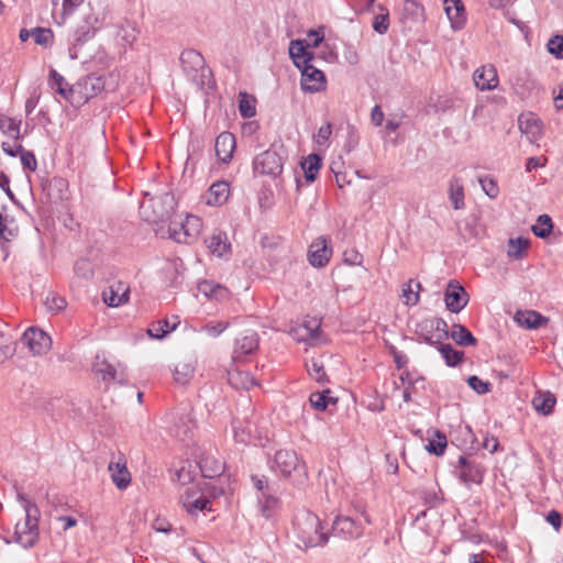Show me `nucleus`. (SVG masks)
I'll use <instances>...</instances> for the list:
<instances>
[{
    "label": "nucleus",
    "instance_id": "obj_53",
    "mask_svg": "<svg viewBox=\"0 0 563 563\" xmlns=\"http://www.w3.org/2000/svg\"><path fill=\"white\" fill-rule=\"evenodd\" d=\"M479 184L484 192L489 198H496L499 194V188L496 180L489 176L479 178Z\"/></svg>",
    "mask_w": 563,
    "mask_h": 563
},
{
    "label": "nucleus",
    "instance_id": "obj_40",
    "mask_svg": "<svg viewBox=\"0 0 563 563\" xmlns=\"http://www.w3.org/2000/svg\"><path fill=\"white\" fill-rule=\"evenodd\" d=\"M177 323L173 322L170 323L167 319L158 320L157 322L153 323L152 327L148 329V335L155 339H162L167 333L172 332L176 329Z\"/></svg>",
    "mask_w": 563,
    "mask_h": 563
},
{
    "label": "nucleus",
    "instance_id": "obj_8",
    "mask_svg": "<svg viewBox=\"0 0 563 563\" xmlns=\"http://www.w3.org/2000/svg\"><path fill=\"white\" fill-rule=\"evenodd\" d=\"M92 372L97 376H100L106 384L112 382L125 384L128 380L125 372L123 369H118L101 353H97L95 356V361L92 363Z\"/></svg>",
    "mask_w": 563,
    "mask_h": 563
},
{
    "label": "nucleus",
    "instance_id": "obj_27",
    "mask_svg": "<svg viewBox=\"0 0 563 563\" xmlns=\"http://www.w3.org/2000/svg\"><path fill=\"white\" fill-rule=\"evenodd\" d=\"M450 338L461 346H474L477 344V339L472 332L462 324H454L452 327Z\"/></svg>",
    "mask_w": 563,
    "mask_h": 563
},
{
    "label": "nucleus",
    "instance_id": "obj_26",
    "mask_svg": "<svg viewBox=\"0 0 563 563\" xmlns=\"http://www.w3.org/2000/svg\"><path fill=\"white\" fill-rule=\"evenodd\" d=\"M449 198L454 210L465 208L464 186L460 177L453 176L449 181Z\"/></svg>",
    "mask_w": 563,
    "mask_h": 563
},
{
    "label": "nucleus",
    "instance_id": "obj_6",
    "mask_svg": "<svg viewBox=\"0 0 563 563\" xmlns=\"http://www.w3.org/2000/svg\"><path fill=\"white\" fill-rule=\"evenodd\" d=\"M300 87L306 92H319L325 88V76L322 70L316 68L309 58L302 60Z\"/></svg>",
    "mask_w": 563,
    "mask_h": 563
},
{
    "label": "nucleus",
    "instance_id": "obj_62",
    "mask_svg": "<svg viewBox=\"0 0 563 563\" xmlns=\"http://www.w3.org/2000/svg\"><path fill=\"white\" fill-rule=\"evenodd\" d=\"M545 520L549 525L553 527L555 531H559L562 526V516L556 510H550L545 516Z\"/></svg>",
    "mask_w": 563,
    "mask_h": 563
},
{
    "label": "nucleus",
    "instance_id": "obj_34",
    "mask_svg": "<svg viewBox=\"0 0 563 563\" xmlns=\"http://www.w3.org/2000/svg\"><path fill=\"white\" fill-rule=\"evenodd\" d=\"M530 245V241L527 238L519 236L516 239H510L508 241V251L507 254L509 257L515 260H521Z\"/></svg>",
    "mask_w": 563,
    "mask_h": 563
},
{
    "label": "nucleus",
    "instance_id": "obj_64",
    "mask_svg": "<svg viewBox=\"0 0 563 563\" xmlns=\"http://www.w3.org/2000/svg\"><path fill=\"white\" fill-rule=\"evenodd\" d=\"M482 446L489 451L490 453H495L496 451H498L499 449V442H498V439L494 435H486L483 443H482Z\"/></svg>",
    "mask_w": 563,
    "mask_h": 563
},
{
    "label": "nucleus",
    "instance_id": "obj_22",
    "mask_svg": "<svg viewBox=\"0 0 563 563\" xmlns=\"http://www.w3.org/2000/svg\"><path fill=\"white\" fill-rule=\"evenodd\" d=\"M205 242L210 253L218 257H228L231 252V244L223 232L212 234Z\"/></svg>",
    "mask_w": 563,
    "mask_h": 563
},
{
    "label": "nucleus",
    "instance_id": "obj_1",
    "mask_svg": "<svg viewBox=\"0 0 563 563\" xmlns=\"http://www.w3.org/2000/svg\"><path fill=\"white\" fill-rule=\"evenodd\" d=\"M294 530L299 542L298 545L306 549L324 545L329 539L318 516L310 511H301L296 515Z\"/></svg>",
    "mask_w": 563,
    "mask_h": 563
},
{
    "label": "nucleus",
    "instance_id": "obj_13",
    "mask_svg": "<svg viewBox=\"0 0 563 563\" xmlns=\"http://www.w3.org/2000/svg\"><path fill=\"white\" fill-rule=\"evenodd\" d=\"M332 531L344 539H355L363 534V527L351 517L338 516L333 521Z\"/></svg>",
    "mask_w": 563,
    "mask_h": 563
},
{
    "label": "nucleus",
    "instance_id": "obj_23",
    "mask_svg": "<svg viewBox=\"0 0 563 563\" xmlns=\"http://www.w3.org/2000/svg\"><path fill=\"white\" fill-rule=\"evenodd\" d=\"M429 327L434 329L435 339L427 338L426 344L431 346H435L437 344L442 343L444 340L450 338L451 331L448 330V323L442 318H429L424 319V328Z\"/></svg>",
    "mask_w": 563,
    "mask_h": 563
},
{
    "label": "nucleus",
    "instance_id": "obj_29",
    "mask_svg": "<svg viewBox=\"0 0 563 563\" xmlns=\"http://www.w3.org/2000/svg\"><path fill=\"white\" fill-rule=\"evenodd\" d=\"M421 289V284L413 279H409L401 287L400 298L402 302L407 306H415L419 302L420 296L419 291Z\"/></svg>",
    "mask_w": 563,
    "mask_h": 563
},
{
    "label": "nucleus",
    "instance_id": "obj_31",
    "mask_svg": "<svg viewBox=\"0 0 563 563\" xmlns=\"http://www.w3.org/2000/svg\"><path fill=\"white\" fill-rule=\"evenodd\" d=\"M181 503L190 515H197L199 511L207 509L210 505V500L207 497L199 496L194 498L192 494H186L181 497Z\"/></svg>",
    "mask_w": 563,
    "mask_h": 563
},
{
    "label": "nucleus",
    "instance_id": "obj_41",
    "mask_svg": "<svg viewBox=\"0 0 563 563\" xmlns=\"http://www.w3.org/2000/svg\"><path fill=\"white\" fill-rule=\"evenodd\" d=\"M320 322L317 319L305 321V323L297 330L299 332V340H314L318 338Z\"/></svg>",
    "mask_w": 563,
    "mask_h": 563
},
{
    "label": "nucleus",
    "instance_id": "obj_5",
    "mask_svg": "<svg viewBox=\"0 0 563 563\" xmlns=\"http://www.w3.org/2000/svg\"><path fill=\"white\" fill-rule=\"evenodd\" d=\"M201 228L202 222L199 217L187 214L184 220H170L167 233L168 238L175 242L189 244L199 235Z\"/></svg>",
    "mask_w": 563,
    "mask_h": 563
},
{
    "label": "nucleus",
    "instance_id": "obj_30",
    "mask_svg": "<svg viewBox=\"0 0 563 563\" xmlns=\"http://www.w3.org/2000/svg\"><path fill=\"white\" fill-rule=\"evenodd\" d=\"M435 346L449 367H454L463 361L464 352L455 350L450 343H440Z\"/></svg>",
    "mask_w": 563,
    "mask_h": 563
},
{
    "label": "nucleus",
    "instance_id": "obj_55",
    "mask_svg": "<svg viewBox=\"0 0 563 563\" xmlns=\"http://www.w3.org/2000/svg\"><path fill=\"white\" fill-rule=\"evenodd\" d=\"M128 291H124L122 295H118L113 291V289L103 292V300L109 307H118L119 305L125 302L128 300Z\"/></svg>",
    "mask_w": 563,
    "mask_h": 563
},
{
    "label": "nucleus",
    "instance_id": "obj_50",
    "mask_svg": "<svg viewBox=\"0 0 563 563\" xmlns=\"http://www.w3.org/2000/svg\"><path fill=\"white\" fill-rule=\"evenodd\" d=\"M468 386L476 391L478 395H485L490 391L492 385L489 382H484L476 375H472L467 378Z\"/></svg>",
    "mask_w": 563,
    "mask_h": 563
},
{
    "label": "nucleus",
    "instance_id": "obj_28",
    "mask_svg": "<svg viewBox=\"0 0 563 563\" xmlns=\"http://www.w3.org/2000/svg\"><path fill=\"white\" fill-rule=\"evenodd\" d=\"M322 166L321 157L318 154H309L301 163V168L305 174V178L308 183L316 180L319 169Z\"/></svg>",
    "mask_w": 563,
    "mask_h": 563
},
{
    "label": "nucleus",
    "instance_id": "obj_16",
    "mask_svg": "<svg viewBox=\"0 0 563 563\" xmlns=\"http://www.w3.org/2000/svg\"><path fill=\"white\" fill-rule=\"evenodd\" d=\"M236 147V140L233 133L222 132L216 139L214 150L218 159L228 164L231 162L233 152Z\"/></svg>",
    "mask_w": 563,
    "mask_h": 563
},
{
    "label": "nucleus",
    "instance_id": "obj_44",
    "mask_svg": "<svg viewBox=\"0 0 563 563\" xmlns=\"http://www.w3.org/2000/svg\"><path fill=\"white\" fill-rule=\"evenodd\" d=\"M20 120L16 121L15 119L5 115H0V130L4 133L12 134L15 141L20 139Z\"/></svg>",
    "mask_w": 563,
    "mask_h": 563
},
{
    "label": "nucleus",
    "instance_id": "obj_59",
    "mask_svg": "<svg viewBox=\"0 0 563 563\" xmlns=\"http://www.w3.org/2000/svg\"><path fill=\"white\" fill-rule=\"evenodd\" d=\"M331 133H332V125H331V123H327L319 128L317 134L314 135V141L319 145H323L329 140Z\"/></svg>",
    "mask_w": 563,
    "mask_h": 563
},
{
    "label": "nucleus",
    "instance_id": "obj_3",
    "mask_svg": "<svg viewBox=\"0 0 563 563\" xmlns=\"http://www.w3.org/2000/svg\"><path fill=\"white\" fill-rule=\"evenodd\" d=\"M273 470L283 477L290 479L294 485L302 487L308 481L307 466L295 451L279 450L275 453Z\"/></svg>",
    "mask_w": 563,
    "mask_h": 563
},
{
    "label": "nucleus",
    "instance_id": "obj_52",
    "mask_svg": "<svg viewBox=\"0 0 563 563\" xmlns=\"http://www.w3.org/2000/svg\"><path fill=\"white\" fill-rule=\"evenodd\" d=\"M74 271L79 277L85 279H89L93 275L92 265L87 258L78 260L75 263Z\"/></svg>",
    "mask_w": 563,
    "mask_h": 563
},
{
    "label": "nucleus",
    "instance_id": "obj_36",
    "mask_svg": "<svg viewBox=\"0 0 563 563\" xmlns=\"http://www.w3.org/2000/svg\"><path fill=\"white\" fill-rule=\"evenodd\" d=\"M256 99L247 92L239 93V112L243 119L253 118L256 114Z\"/></svg>",
    "mask_w": 563,
    "mask_h": 563
},
{
    "label": "nucleus",
    "instance_id": "obj_20",
    "mask_svg": "<svg viewBox=\"0 0 563 563\" xmlns=\"http://www.w3.org/2000/svg\"><path fill=\"white\" fill-rule=\"evenodd\" d=\"M444 11L453 30H461L465 24V9L461 0H444Z\"/></svg>",
    "mask_w": 563,
    "mask_h": 563
},
{
    "label": "nucleus",
    "instance_id": "obj_58",
    "mask_svg": "<svg viewBox=\"0 0 563 563\" xmlns=\"http://www.w3.org/2000/svg\"><path fill=\"white\" fill-rule=\"evenodd\" d=\"M343 261L347 265H361L363 262V255L354 249L346 250L343 253Z\"/></svg>",
    "mask_w": 563,
    "mask_h": 563
},
{
    "label": "nucleus",
    "instance_id": "obj_54",
    "mask_svg": "<svg viewBox=\"0 0 563 563\" xmlns=\"http://www.w3.org/2000/svg\"><path fill=\"white\" fill-rule=\"evenodd\" d=\"M389 27V13L386 11L385 13L377 14L373 20V29L378 34H385Z\"/></svg>",
    "mask_w": 563,
    "mask_h": 563
},
{
    "label": "nucleus",
    "instance_id": "obj_2",
    "mask_svg": "<svg viewBox=\"0 0 563 563\" xmlns=\"http://www.w3.org/2000/svg\"><path fill=\"white\" fill-rule=\"evenodd\" d=\"M175 207L176 200L172 192H164L154 197L146 194L140 205V214L146 222L158 224L170 221Z\"/></svg>",
    "mask_w": 563,
    "mask_h": 563
},
{
    "label": "nucleus",
    "instance_id": "obj_48",
    "mask_svg": "<svg viewBox=\"0 0 563 563\" xmlns=\"http://www.w3.org/2000/svg\"><path fill=\"white\" fill-rule=\"evenodd\" d=\"M66 300L64 297L58 296L55 292H49L45 299V306L47 310L52 312H59L66 308Z\"/></svg>",
    "mask_w": 563,
    "mask_h": 563
},
{
    "label": "nucleus",
    "instance_id": "obj_15",
    "mask_svg": "<svg viewBox=\"0 0 563 563\" xmlns=\"http://www.w3.org/2000/svg\"><path fill=\"white\" fill-rule=\"evenodd\" d=\"M475 86L482 90H493L498 86V75L494 65H484L477 68L473 75Z\"/></svg>",
    "mask_w": 563,
    "mask_h": 563
},
{
    "label": "nucleus",
    "instance_id": "obj_19",
    "mask_svg": "<svg viewBox=\"0 0 563 563\" xmlns=\"http://www.w3.org/2000/svg\"><path fill=\"white\" fill-rule=\"evenodd\" d=\"M180 64L187 75L195 77L205 67V58L196 49H185L180 54Z\"/></svg>",
    "mask_w": 563,
    "mask_h": 563
},
{
    "label": "nucleus",
    "instance_id": "obj_42",
    "mask_svg": "<svg viewBox=\"0 0 563 563\" xmlns=\"http://www.w3.org/2000/svg\"><path fill=\"white\" fill-rule=\"evenodd\" d=\"M32 36L37 45L48 47L53 44L54 33L51 29L46 27H34L32 30Z\"/></svg>",
    "mask_w": 563,
    "mask_h": 563
},
{
    "label": "nucleus",
    "instance_id": "obj_46",
    "mask_svg": "<svg viewBox=\"0 0 563 563\" xmlns=\"http://www.w3.org/2000/svg\"><path fill=\"white\" fill-rule=\"evenodd\" d=\"M85 89L91 96L101 92L104 89V79L100 76L89 75L84 80Z\"/></svg>",
    "mask_w": 563,
    "mask_h": 563
},
{
    "label": "nucleus",
    "instance_id": "obj_4",
    "mask_svg": "<svg viewBox=\"0 0 563 563\" xmlns=\"http://www.w3.org/2000/svg\"><path fill=\"white\" fill-rule=\"evenodd\" d=\"M16 499L25 511L24 527L27 531L21 532V523H16L15 541L24 548H30L33 547L37 538L40 510L23 493H18Z\"/></svg>",
    "mask_w": 563,
    "mask_h": 563
},
{
    "label": "nucleus",
    "instance_id": "obj_56",
    "mask_svg": "<svg viewBox=\"0 0 563 563\" xmlns=\"http://www.w3.org/2000/svg\"><path fill=\"white\" fill-rule=\"evenodd\" d=\"M199 291L205 294L207 297H217L218 291L224 290L219 284L213 282L203 280L198 285Z\"/></svg>",
    "mask_w": 563,
    "mask_h": 563
},
{
    "label": "nucleus",
    "instance_id": "obj_39",
    "mask_svg": "<svg viewBox=\"0 0 563 563\" xmlns=\"http://www.w3.org/2000/svg\"><path fill=\"white\" fill-rule=\"evenodd\" d=\"M518 322L527 329H539L548 322V319L537 311H527Z\"/></svg>",
    "mask_w": 563,
    "mask_h": 563
},
{
    "label": "nucleus",
    "instance_id": "obj_21",
    "mask_svg": "<svg viewBox=\"0 0 563 563\" xmlns=\"http://www.w3.org/2000/svg\"><path fill=\"white\" fill-rule=\"evenodd\" d=\"M230 196V185L225 180L213 183L208 189L205 198L209 206H222Z\"/></svg>",
    "mask_w": 563,
    "mask_h": 563
},
{
    "label": "nucleus",
    "instance_id": "obj_18",
    "mask_svg": "<svg viewBox=\"0 0 563 563\" xmlns=\"http://www.w3.org/2000/svg\"><path fill=\"white\" fill-rule=\"evenodd\" d=\"M400 21L410 24L423 23L426 21L423 5L418 0H405L401 8Z\"/></svg>",
    "mask_w": 563,
    "mask_h": 563
},
{
    "label": "nucleus",
    "instance_id": "obj_61",
    "mask_svg": "<svg viewBox=\"0 0 563 563\" xmlns=\"http://www.w3.org/2000/svg\"><path fill=\"white\" fill-rule=\"evenodd\" d=\"M424 504L429 505L430 507L438 506L442 498L439 496V494L434 490H424L421 495Z\"/></svg>",
    "mask_w": 563,
    "mask_h": 563
},
{
    "label": "nucleus",
    "instance_id": "obj_47",
    "mask_svg": "<svg viewBox=\"0 0 563 563\" xmlns=\"http://www.w3.org/2000/svg\"><path fill=\"white\" fill-rule=\"evenodd\" d=\"M329 390H324L323 393H312L309 397V401L312 408L319 411H323L328 407V402L332 400L329 395Z\"/></svg>",
    "mask_w": 563,
    "mask_h": 563
},
{
    "label": "nucleus",
    "instance_id": "obj_60",
    "mask_svg": "<svg viewBox=\"0 0 563 563\" xmlns=\"http://www.w3.org/2000/svg\"><path fill=\"white\" fill-rule=\"evenodd\" d=\"M416 333L419 336V341L424 342V343H426L427 338L435 339V336H437L434 333V329H431L429 327L424 328V320H422L421 322H419L417 324Z\"/></svg>",
    "mask_w": 563,
    "mask_h": 563
},
{
    "label": "nucleus",
    "instance_id": "obj_9",
    "mask_svg": "<svg viewBox=\"0 0 563 563\" xmlns=\"http://www.w3.org/2000/svg\"><path fill=\"white\" fill-rule=\"evenodd\" d=\"M22 344L26 345L33 355H42L52 346L51 336L35 328H29L21 338Z\"/></svg>",
    "mask_w": 563,
    "mask_h": 563
},
{
    "label": "nucleus",
    "instance_id": "obj_63",
    "mask_svg": "<svg viewBox=\"0 0 563 563\" xmlns=\"http://www.w3.org/2000/svg\"><path fill=\"white\" fill-rule=\"evenodd\" d=\"M2 150L7 155H9L11 157H15L22 152L23 146L15 142L13 144H11L9 142H3Z\"/></svg>",
    "mask_w": 563,
    "mask_h": 563
},
{
    "label": "nucleus",
    "instance_id": "obj_57",
    "mask_svg": "<svg viewBox=\"0 0 563 563\" xmlns=\"http://www.w3.org/2000/svg\"><path fill=\"white\" fill-rule=\"evenodd\" d=\"M19 155H20L21 164L23 165V167L25 169H27L30 172H34L36 169L37 162H36V158H35V155L33 154V152L25 151L23 148Z\"/></svg>",
    "mask_w": 563,
    "mask_h": 563
},
{
    "label": "nucleus",
    "instance_id": "obj_51",
    "mask_svg": "<svg viewBox=\"0 0 563 563\" xmlns=\"http://www.w3.org/2000/svg\"><path fill=\"white\" fill-rule=\"evenodd\" d=\"M519 128L522 133L531 134L533 137L541 133V125L537 119H519Z\"/></svg>",
    "mask_w": 563,
    "mask_h": 563
},
{
    "label": "nucleus",
    "instance_id": "obj_43",
    "mask_svg": "<svg viewBox=\"0 0 563 563\" xmlns=\"http://www.w3.org/2000/svg\"><path fill=\"white\" fill-rule=\"evenodd\" d=\"M308 374L312 379L318 383L324 384L328 382L327 374L322 362L312 358L310 363H307Z\"/></svg>",
    "mask_w": 563,
    "mask_h": 563
},
{
    "label": "nucleus",
    "instance_id": "obj_11",
    "mask_svg": "<svg viewBox=\"0 0 563 563\" xmlns=\"http://www.w3.org/2000/svg\"><path fill=\"white\" fill-rule=\"evenodd\" d=\"M332 250L323 236L316 239L308 251V261L313 267H323L330 261Z\"/></svg>",
    "mask_w": 563,
    "mask_h": 563
},
{
    "label": "nucleus",
    "instance_id": "obj_49",
    "mask_svg": "<svg viewBox=\"0 0 563 563\" xmlns=\"http://www.w3.org/2000/svg\"><path fill=\"white\" fill-rule=\"evenodd\" d=\"M548 52L559 59H563V35L552 36L547 44Z\"/></svg>",
    "mask_w": 563,
    "mask_h": 563
},
{
    "label": "nucleus",
    "instance_id": "obj_37",
    "mask_svg": "<svg viewBox=\"0 0 563 563\" xmlns=\"http://www.w3.org/2000/svg\"><path fill=\"white\" fill-rule=\"evenodd\" d=\"M195 366L190 362H179L174 369V379L176 383L185 385L194 376Z\"/></svg>",
    "mask_w": 563,
    "mask_h": 563
},
{
    "label": "nucleus",
    "instance_id": "obj_35",
    "mask_svg": "<svg viewBox=\"0 0 563 563\" xmlns=\"http://www.w3.org/2000/svg\"><path fill=\"white\" fill-rule=\"evenodd\" d=\"M446 445L448 441L445 434L439 430H434L433 438L429 439L424 448L429 453L441 456L444 453Z\"/></svg>",
    "mask_w": 563,
    "mask_h": 563
},
{
    "label": "nucleus",
    "instance_id": "obj_7",
    "mask_svg": "<svg viewBox=\"0 0 563 563\" xmlns=\"http://www.w3.org/2000/svg\"><path fill=\"white\" fill-rule=\"evenodd\" d=\"M253 168L257 174L276 177L283 172V158L277 152L267 150L254 158Z\"/></svg>",
    "mask_w": 563,
    "mask_h": 563
},
{
    "label": "nucleus",
    "instance_id": "obj_10",
    "mask_svg": "<svg viewBox=\"0 0 563 563\" xmlns=\"http://www.w3.org/2000/svg\"><path fill=\"white\" fill-rule=\"evenodd\" d=\"M446 309L453 313L460 312L468 302V294L456 280H450L444 291Z\"/></svg>",
    "mask_w": 563,
    "mask_h": 563
},
{
    "label": "nucleus",
    "instance_id": "obj_14",
    "mask_svg": "<svg viewBox=\"0 0 563 563\" xmlns=\"http://www.w3.org/2000/svg\"><path fill=\"white\" fill-rule=\"evenodd\" d=\"M258 349V335L253 330H247L235 339L233 357L240 360L253 354Z\"/></svg>",
    "mask_w": 563,
    "mask_h": 563
},
{
    "label": "nucleus",
    "instance_id": "obj_45",
    "mask_svg": "<svg viewBox=\"0 0 563 563\" xmlns=\"http://www.w3.org/2000/svg\"><path fill=\"white\" fill-rule=\"evenodd\" d=\"M209 459H202L200 461V470L202 472L203 477L207 478H213L216 476H219L223 472V464L218 461H213L212 465L208 466Z\"/></svg>",
    "mask_w": 563,
    "mask_h": 563
},
{
    "label": "nucleus",
    "instance_id": "obj_32",
    "mask_svg": "<svg viewBox=\"0 0 563 563\" xmlns=\"http://www.w3.org/2000/svg\"><path fill=\"white\" fill-rule=\"evenodd\" d=\"M49 78L52 89L59 93L65 100H69L74 90L71 87H68L65 78L55 69H51Z\"/></svg>",
    "mask_w": 563,
    "mask_h": 563
},
{
    "label": "nucleus",
    "instance_id": "obj_24",
    "mask_svg": "<svg viewBox=\"0 0 563 563\" xmlns=\"http://www.w3.org/2000/svg\"><path fill=\"white\" fill-rule=\"evenodd\" d=\"M306 41L291 40L289 43V56L296 67L300 68L302 60L309 58V63L313 59V53L307 49Z\"/></svg>",
    "mask_w": 563,
    "mask_h": 563
},
{
    "label": "nucleus",
    "instance_id": "obj_12",
    "mask_svg": "<svg viewBox=\"0 0 563 563\" xmlns=\"http://www.w3.org/2000/svg\"><path fill=\"white\" fill-rule=\"evenodd\" d=\"M457 463L461 468L460 479L464 484L468 485V484H481L482 483L485 470L479 463L470 461L464 455H461L459 457Z\"/></svg>",
    "mask_w": 563,
    "mask_h": 563
},
{
    "label": "nucleus",
    "instance_id": "obj_38",
    "mask_svg": "<svg viewBox=\"0 0 563 563\" xmlns=\"http://www.w3.org/2000/svg\"><path fill=\"white\" fill-rule=\"evenodd\" d=\"M553 229V222L550 216L540 214L537 219V224L531 227L533 234L540 239H545L550 235Z\"/></svg>",
    "mask_w": 563,
    "mask_h": 563
},
{
    "label": "nucleus",
    "instance_id": "obj_17",
    "mask_svg": "<svg viewBox=\"0 0 563 563\" xmlns=\"http://www.w3.org/2000/svg\"><path fill=\"white\" fill-rule=\"evenodd\" d=\"M108 470L113 484L119 489H125L131 484V474L126 467V461L120 456L118 461L111 460Z\"/></svg>",
    "mask_w": 563,
    "mask_h": 563
},
{
    "label": "nucleus",
    "instance_id": "obj_25",
    "mask_svg": "<svg viewBox=\"0 0 563 563\" xmlns=\"http://www.w3.org/2000/svg\"><path fill=\"white\" fill-rule=\"evenodd\" d=\"M556 398L551 391H538L532 399L533 408L537 412L549 416L553 412Z\"/></svg>",
    "mask_w": 563,
    "mask_h": 563
},
{
    "label": "nucleus",
    "instance_id": "obj_33",
    "mask_svg": "<svg viewBox=\"0 0 563 563\" xmlns=\"http://www.w3.org/2000/svg\"><path fill=\"white\" fill-rule=\"evenodd\" d=\"M229 383L234 388L250 389L256 385L255 378L247 372L233 371L229 373Z\"/></svg>",
    "mask_w": 563,
    "mask_h": 563
}]
</instances>
